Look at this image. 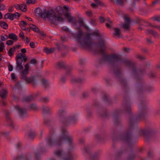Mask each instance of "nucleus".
I'll return each instance as SVG.
<instances>
[{
  "label": "nucleus",
  "instance_id": "obj_1",
  "mask_svg": "<svg viewBox=\"0 0 160 160\" xmlns=\"http://www.w3.org/2000/svg\"><path fill=\"white\" fill-rule=\"evenodd\" d=\"M139 108L140 111L137 115L132 114L131 110L130 101L124 97L122 107L119 109L114 110L112 113L114 123L117 127H121L122 125L121 114L126 113L129 117L128 128L120 135L118 134L116 129L112 128L111 130L113 142L120 140L126 144L129 148L123 146L117 150L115 153V160H134L137 153L134 150L133 145L138 138L143 136L147 142L154 138L156 131L151 127L147 126L143 129L138 126V121L144 118L146 115L148 108L144 97L140 100Z\"/></svg>",
  "mask_w": 160,
  "mask_h": 160
},
{
  "label": "nucleus",
  "instance_id": "obj_2",
  "mask_svg": "<svg viewBox=\"0 0 160 160\" xmlns=\"http://www.w3.org/2000/svg\"><path fill=\"white\" fill-rule=\"evenodd\" d=\"M57 115L60 118V121L63 126L60 127L61 134L57 136L55 129L51 128L49 134L45 138V146L43 143H40L36 148L37 151L26 154L22 153L14 158L13 160H32L33 158L36 160H39L41 158V155L46 152L49 148L56 146H62L64 142L68 144V147L57 148L54 152L56 157H53L48 160H76L77 155L72 152L76 148V144L65 127L75 123L78 120V114L73 113L66 117L65 109L61 108L57 112Z\"/></svg>",
  "mask_w": 160,
  "mask_h": 160
},
{
  "label": "nucleus",
  "instance_id": "obj_3",
  "mask_svg": "<svg viewBox=\"0 0 160 160\" xmlns=\"http://www.w3.org/2000/svg\"><path fill=\"white\" fill-rule=\"evenodd\" d=\"M76 24L79 25L78 28V32L76 33L72 32L66 26L63 27L62 29L67 33L68 36L73 38L81 48H88L95 54H100L101 56L98 60L99 65H103L107 63L111 64L114 75L119 80L126 92H128V81L123 76L121 64L123 63L125 66L128 68V59L122 58L116 53H107L105 40L100 37L98 32H93L92 34L83 32L81 29V26L88 32L90 31L89 27L83 19L78 20Z\"/></svg>",
  "mask_w": 160,
  "mask_h": 160
},
{
  "label": "nucleus",
  "instance_id": "obj_4",
  "mask_svg": "<svg viewBox=\"0 0 160 160\" xmlns=\"http://www.w3.org/2000/svg\"><path fill=\"white\" fill-rule=\"evenodd\" d=\"M35 12L41 18L44 19L47 18L49 21L52 24H56V20L59 21H62V19L60 16L57 17L55 12L52 10L48 11L44 9H42L38 7L35 9Z\"/></svg>",
  "mask_w": 160,
  "mask_h": 160
},
{
  "label": "nucleus",
  "instance_id": "obj_5",
  "mask_svg": "<svg viewBox=\"0 0 160 160\" xmlns=\"http://www.w3.org/2000/svg\"><path fill=\"white\" fill-rule=\"evenodd\" d=\"M92 105L96 110L97 113L100 117L105 119L110 117L111 114L107 112L106 109L102 107L99 101L97 100H94Z\"/></svg>",
  "mask_w": 160,
  "mask_h": 160
},
{
  "label": "nucleus",
  "instance_id": "obj_6",
  "mask_svg": "<svg viewBox=\"0 0 160 160\" xmlns=\"http://www.w3.org/2000/svg\"><path fill=\"white\" fill-rule=\"evenodd\" d=\"M92 146L90 145H88L84 146L82 150L83 155L85 156L88 155L90 160H98L100 151L98 150L92 153Z\"/></svg>",
  "mask_w": 160,
  "mask_h": 160
},
{
  "label": "nucleus",
  "instance_id": "obj_7",
  "mask_svg": "<svg viewBox=\"0 0 160 160\" xmlns=\"http://www.w3.org/2000/svg\"><path fill=\"white\" fill-rule=\"evenodd\" d=\"M29 72V71L24 69L22 71L21 75V79L26 82L30 83L33 86H35L38 82L40 78L38 76H31V77H28L26 75Z\"/></svg>",
  "mask_w": 160,
  "mask_h": 160
},
{
  "label": "nucleus",
  "instance_id": "obj_8",
  "mask_svg": "<svg viewBox=\"0 0 160 160\" xmlns=\"http://www.w3.org/2000/svg\"><path fill=\"white\" fill-rule=\"evenodd\" d=\"M56 68L58 69H64L66 70V74L62 75L60 78V81L62 83H65L67 77L70 75L72 68L71 66H67L65 63L62 61L59 62L56 65Z\"/></svg>",
  "mask_w": 160,
  "mask_h": 160
},
{
  "label": "nucleus",
  "instance_id": "obj_9",
  "mask_svg": "<svg viewBox=\"0 0 160 160\" xmlns=\"http://www.w3.org/2000/svg\"><path fill=\"white\" fill-rule=\"evenodd\" d=\"M59 9H60V11H59L57 10V9H58V8H57L56 10L57 13L55 12V14H56L57 17H59V16H60L62 19V21H59L58 20H56V23L53 24L54 25H57L58 23V22H63L65 19V17H66L68 19V18L71 17L70 13L65 12L64 13L63 9L61 7H59Z\"/></svg>",
  "mask_w": 160,
  "mask_h": 160
},
{
  "label": "nucleus",
  "instance_id": "obj_10",
  "mask_svg": "<svg viewBox=\"0 0 160 160\" xmlns=\"http://www.w3.org/2000/svg\"><path fill=\"white\" fill-rule=\"evenodd\" d=\"M14 108L21 118H26L28 117L26 108H21L18 105L15 106Z\"/></svg>",
  "mask_w": 160,
  "mask_h": 160
},
{
  "label": "nucleus",
  "instance_id": "obj_11",
  "mask_svg": "<svg viewBox=\"0 0 160 160\" xmlns=\"http://www.w3.org/2000/svg\"><path fill=\"white\" fill-rule=\"evenodd\" d=\"M102 99L106 104L108 105H111L114 102L113 99L111 98L109 95L106 93L103 94Z\"/></svg>",
  "mask_w": 160,
  "mask_h": 160
},
{
  "label": "nucleus",
  "instance_id": "obj_12",
  "mask_svg": "<svg viewBox=\"0 0 160 160\" xmlns=\"http://www.w3.org/2000/svg\"><path fill=\"white\" fill-rule=\"evenodd\" d=\"M85 80V78L84 77L77 78L72 76L71 79V82L72 83H78L81 84L84 82Z\"/></svg>",
  "mask_w": 160,
  "mask_h": 160
},
{
  "label": "nucleus",
  "instance_id": "obj_13",
  "mask_svg": "<svg viewBox=\"0 0 160 160\" xmlns=\"http://www.w3.org/2000/svg\"><path fill=\"white\" fill-rule=\"evenodd\" d=\"M5 113L6 117V122L8 125L12 128H14V124L9 116V112L8 111H5Z\"/></svg>",
  "mask_w": 160,
  "mask_h": 160
},
{
  "label": "nucleus",
  "instance_id": "obj_14",
  "mask_svg": "<svg viewBox=\"0 0 160 160\" xmlns=\"http://www.w3.org/2000/svg\"><path fill=\"white\" fill-rule=\"evenodd\" d=\"M95 138L97 142L100 143L104 142L105 139V136L101 133L96 134L95 135Z\"/></svg>",
  "mask_w": 160,
  "mask_h": 160
},
{
  "label": "nucleus",
  "instance_id": "obj_15",
  "mask_svg": "<svg viewBox=\"0 0 160 160\" xmlns=\"http://www.w3.org/2000/svg\"><path fill=\"white\" fill-rule=\"evenodd\" d=\"M124 19L125 22L123 24L122 27L124 29H128L130 28V24L131 22V20L129 17L127 16H125Z\"/></svg>",
  "mask_w": 160,
  "mask_h": 160
},
{
  "label": "nucleus",
  "instance_id": "obj_16",
  "mask_svg": "<svg viewBox=\"0 0 160 160\" xmlns=\"http://www.w3.org/2000/svg\"><path fill=\"white\" fill-rule=\"evenodd\" d=\"M35 97L36 96H34L32 95L24 96L22 98V102H28L34 101L35 99Z\"/></svg>",
  "mask_w": 160,
  "mask_h": 160
},
{
  "label": "nucleus",
  "instance_id": "obj_17",
  "mask_svg": "<svg viewBox=\"0 0 160 160\" xmlns=\"http://www.w3.org/2000/svg\"><path fill=\"white\" fill-rule=\"evenodd\" d=\"M22 61L21 59H17L16 60L17 65L16 69L18 71H20L23 68V66L22 65Z\"/></svg>",
  "mask_w": 160,
  "mask_h": 160
},
{
  "label": "nucleus",
  "instance_id": "obj_18",
  "mask_svg": "<svg viewBox=\"0 0 160 160\" xmlns=\"http://www.w3.org/2000/svg\"><path fill=\"white\" fill-rule=\"evenodd\" d=\"M40 78V79L39 80L37 84L41 80L43 86L44 87V88L46 89H48L49 88V83L48 81V80L45 79H41L40 77H39Z\"/></svg>",
  "mask_w": 160,
  "mask_h": 160
},
{
  "label": "nucleus",
  "instance_id": "obj_19",
  "mask_svg": "<svg viewBox=\"0 0 160 160\" xmlns=\"http://www.w3.org/2000/svg\"><path fill=\"white\" fill-rule=\"evenodd\" d=\"M36 135V133L34 131L32 130H30L27 134H26V136L29 139L32 140L35 137Z\"/></svg>",
  "mask_w": 160,
  "mask_h": 160
},
{
  "label": "nucleus",
  "instance_id": "obj_20",
  "mask_svg": "<svg viewBox=\"0 0 160 160\" xmlns=\"http://www.w3.org/2000/svg\"><path fill=\"white\" fill-rule=\"evenodd\" d=\"M104 80H105L106 84L108 87L111 86L113 83L112 79L111 77H106L104 78Z\"/></svg>",
  "mask_w": 160,
  "mask_h": 160
},
{
  "label": "nucleus",
  "instance_id": "obj_21",
  "mask_svg": "<svg viewBox=\"0 0 160 160\" xmlns=\"http://www.w3.org/2000/svg\"><path fill=\"white\" fill-rule=\"evenodd\" d=\"M27 109L32 110H36L38 109V107L35 103H33L28 106Z\"/></svg>",
  "mask_w": 160,
  "mask_h": 160
},
{
  "label": "nucleus",
  "instance_id": "obj_22",
  "mask_svg": "<svg viewBox=\"0 0 160 160\" xmlns=\"http://www.w3.org/2000/svg\"><path fill=\"white\" fill-rule=\"evenodd\" d=\"M101 87L99 84L96 85L92 88L91 90L93 93H96L101 89Z\"/></svg>",
  "mask_w": 160,
  "mask_h": 160
},
{
  "label": "nucleus",
  "instance_id": "obj_23",
  "mask_svg": "<svg viewBox=\"0 0 160 160\" xmlns=\"http://www.w3.org/2000/svg\"><path fill=\"white\" fill-rule=\"evenodd\" d=\"M7 93V91L4 89H2L0 91V96L3 100L6 98Z\"/></svg>",
  "mask_w": 160,
  "mask_h": 160
},
{
  "label": "nucleus",
  "instance_id": "obj_24",
  "mask_svg": "<svg viewBox=\"0 0 160 160\" xmlns=\"http://www.w3.org/2000/svg\"><path fill=\"white\" fill-rule=\"evenodd\" d=\"M43 112L45 114H48L50 112L51 108L48 106H43L42 107Z\"/></svg>",
  "mask_w": 160,
  "mask_h": 160
},
{
  "label": "nucleus",
  "instance_id": "obj_25",
  "mask_svg": "<svg viewBox=\"0 0 160 160\" xmlns=\"http://www.w3.org/2000/svg\"><path fill=\"white\" fill-rule=\"evenodd\" d=\"M14 89L15 90V91H18L20 93V92L22 90V87L21 85L19 82H17L15 84V86L14 88Z\"/></svg>",
  "mask_w": 160,
  "mask_h": 160
},
{
  "label": "nucleus",
  "instance_id": "obj_26",
  "mask_svg": "<svg viewBox=\"0 0 160 160\" xmlns=\"http://www.w3.org/2000/svg\"><path fill=\"white\" fill-rule=\"evenodd\" d=\"M17 59H21L23 60L24 61L26 62L27 61V58L24 55L22 54V53H19L17 55Z\"/></svg>",
  "mask_w": 160,
  "mask_h": 160
},
{
  "label": "nucleus",
  "instance_id": "obj_27",
  "mask_svg": "<svg viewBox=\"0 0 160 160\" xmlns=\"http://www.w3.org/2000/svg\"><path fill=\"white\" fill-rule=\"evenodd\" d=\"M147 31L149 33L152 34L155 38H156L158 37V33L155 31L152 30H147Z\"/></svg>",
  "mask_w": 160,
  "mask_h": 160
},
{
  "label": "nucleus",
  "instance_id": "obj_28",
  "mask_svg": "<svg viewBox=\"0 0 160 160\" xmlns=\"http://www.w3.org/2000/svg\"><path fill=\"white\" fill-rule=\"evenodd\" d=\"M115 32L114 35V37H118L120 38L121 37V33H120V30L119 29L117 28H114Z\"/></svg>",
  "mask_w": 160,
  "mask_h": 160
},
{
  "label": "nucleus",
  "instance_id": "obj_29",
  "mask_svg": "<svg viewBox=\"0 0 160 160\" xmlns=\"http://www.w3.org/2000/svg\"><path fill=\"white\" fill-rule=\"evenodd\" d=\"M95 3H92L91 5L92 7L94 8L98 6V5H102V2L98 0H94Z\"/></svg>",
  "mask_w": 160,
  "mask_h": 160
},
{
  "label": "nucleus",
  "instance_id": "obj_30",
  "mask_svg": "<svg viewBox=\"0 0 160 160\" xmlns=\"http://www.w3.org/2000/svg\"><path fill=\"white\" fill-rule=\"evenodd\" d=\"M55 50V48H45L44 51L47 54H49L52 52H53Z\"/></svg>",
  "mask_w": 160,
  "mask_h": 160
},
{
  "label": "nucleus",
  "instance_id": "obj_31",
  "mask_svg": "<svg viewBox=\"0 0 160 160\" xmlns=\"http://www.w3.org/2000/svg\"><path fill=\"white\" fill-rule=\"evenodd\" d=\"M14 7L17 9H19L21 10H22L23 12L26 11V8L25 6L23 8V6L22 5H20L18 4H17L14 5Z\"/></svg>",
  "mask_w": 160,
  "mask_h": 160
},
{
  "label": "nucleus",
  "instance_id": "obj_32",
  "mask_svg": "<svg viewBox=\"0 0 160 160\" xmlns=\"http://www.w3.org/2000/svg\"><path fill=\"white\" fill-rule=\"evenodd\" d=\"M87 112V116L88 118H91L92 116V112L91 110L88 108H87L86 110Z\"/></svg>",
  "mask_w": 160,
  "mask_h": 160
},
{
  "label": "nucleus",
  "instance_id": "obj_33",
  "mask_svg": "<svg viewBox=\"0 0 160 160\" xmlns=\"http://www.w3.org/2000/svg\"><path fill=\"white\" fill-rule=\"evenodd\" d=\"M16 51V47H13L10 48L8 51V54L10 56H12L14 54V52Z\"/></svg>",
  "mask_w": 160,
  "mask_h": 160
},
{
  "label": "nucleus",
  "instance_id": "obj_34",
  "mask_svg": "<svg viewBox=\"0 0 160 160\" xmlns=\"http://www.w3.org/2000/svg\"><path fill=\"white\" fill-rule=\"evenodd\" d=\"M8 37L9 38L12 39L14 41H16L17 40V36L13 33L9 34Z\"/></svg>",
  "mask_w": 160,
  "mask_h": 160
},
{
  "label": "nucleus",
  "instance_id": "obj_35",
  "mask_svg": "<svg viewBox=\"0 0 160 160\" xmlns=\"http://www.w3.org/2000/svg\"><path fill=\"white\" fill-rule=\"evenodd\" d=\"M86 62V59L85 58H82L79 60V63L81 65H84Z\"/></svg>",
  "mask_w": 160,
  "mask_h": 160
},
{
  "label": "nucleus",
  "instance_id": "obj_36",
  "mask_svg": "<svg viewBox=\"0 0 160 160\" xmlns=\"http://www.w3.org/2000/svg\"><path fill=\"white\" fill-rule=\"evenodd\" d=\"M51 122V119L50 118H45L44 120V123L47 126H49Z\"/></svg>",
  "mask_w": 160,
  "mask_h": 160
},
{
  "label": "nucleus",
  "instance_id": "obj_37",
  "mask_svg": "<svg viewBox=\"0 0 160 160\" xmlns=\"http://www.w3.org/2000/svg\"><path fill=\"white\" fill-rule=\"evenodd\" d=\"M146 26H148L152 28H156L160 31V26L152 25L147 22H146Z\"/></svg>",
  "mask_w": 160,
  "mask_h": 160
},
{
  "label": "nucleus",
  "instance_id": "obj_38",
  "mask_svg": "<svg viewBox=\"0 0 160 160\" xmlns=\"http://www.w3.org/2000/svg\"><path fill=\"white\" fill-rule=\"evenodd\" d=\"M0 25L1 27L5 29H6L8 28V25L7 23L5 22H1L0 23Z\"/></svg>",
  "mask_w": 160,
  "mask_h": 160
},
{
  "label": "nucleus",
  "instance_id": "obj_39",
  "mask_svg": "<svg viewBox=\"0 0 160 160\" xmlns=\"http://www.w3.org/2000/svg\"><path fill=\"white\" fill-rule=\"evenodd\" d=\"M30 27L31 29L35 31H37L38 30V28L37 27L36 25L33 24L30 25Z\"/></svg>",
  "mask_w": 160,
  "mask_h": 160
},
{
  "label": "nucleus",
  "instance_id": "obj_40",
  "mask_svg": "<svg viewBox=\"0 0 160 160\" xmlns=\"http://www.w3.org/2000/svg\"><path fill=\"white\" fill-rule=\"evenodd\" d=\"M78 92L75 89H72L70 90V93L71 95L72 96H74Z\"/></svg>",
  "mask_w": 160,
  "mask_h": 160
},
{
  "label": "nucleus",
  "instance_id": "obj_41",
  "mask_svg": "<svg viewBox=\"0 0 160 160\" xmlns=\"http://www.w3.org/2000/svg\"><path fill=\"white\" fill-rule=\"evenodd\" d=\"M49 99L48 97H44L40 99V100L41 101L46 102H48L49 101Z\"/></svg>",
  "mask_w": 160,
  "mask_h": 160
},
{
  "label": "nucleus",
  "instance_id": "obj_42",
  "mask_svg": "<svg viewBox=\"0 0 160 160\" xmlns=\"http://www.w3.org/2000/svg\"><path fill=\"white\" fill-rule=\"evenodd\" d=\"M127 1V0H115L116 3L117 4H122Z\"/></svg>",
  "mask_w": 160,
  "mask_h": 160
},
{
  "label": "nucleus",
  "instance_id": "obj_43",
  "mask_svg": "<svg viewBox=\"0 0 160 160\" xmlns=\"http://www.w3.org/2000/svg\"><path fill=\"white\" fill-rule=\"evenodd\" d=\"M106 26L108 28H110L112 26V22L111 20L108 18L107 20V22L106 23Z\"/></svg>",
  "mask_w": 160,
  "mask_h": 160
},
{
  "label": "nucleus",
  "instance_id": "obj_44",
  "mask_svg": "<svg viewBox=\"0 0 160 160\" xmlns=\"http://www.w3.org/2000/svg\"><path fill=\"white\" fill-rule=\"evenodd\" d=\"M16 148L17 149L19 150H21L22 144L20 142H18L16 145Z\"/></svg>",
  "mask_w": 160,
  "mask_h": 160
},
{
  "label": "nucleus",
  "instance_id": "obj_45",
  "mask_svg": "<svg viewBox=\"0 0 160 160\" xmlns=\"http://www.w3.org/2000/svg\"><path fill=\"white\" fill-rule=\"evenodd\" d=\"M13 98L14 100L16 101H18L21 99L19 96H17L15 95H14L13 96Z\"/></svg>",
  "mask_w": 160,
  "mask_h": 160
},
{
  "label": "nucleus",
  "instance_id": "obj_46",
  "mask_svg": "<svg viewBox=\"0 0 160 160\" xmlns=\"http://www.w3.org/2000/svg\"><path fill=\"white\" fill-rule=\"evenodd\" d=\"M61 39L62 42H64L68 40V38L65 36H64L61 37Z\"/></svg>",
  "mask_w": 160,
  "mask_h": 160
},
{
  "label": "nucleus",
  "instance_id": "obj_47",
  "mask_svg": "<svg viewBox=\"0 0 160 160\" xmlns=\"http://www.w3.org/2000/svg\"><path fill=\"white\" fill-rule=\"evenodd\" d=\"M148 76L151 78H154L156 76L155 73L152 71L149 72Z\"/></svg>",
  "mask_w": 160,
  "mask_h": 160
},
{
  "label": "nucleus",
  "instance_id": "obj_48",
  "mask_svg": "<svg viewBox=\"0 0 160 160\" xmlns=\"http://www.w3.org/2000/svg\"><path fill=\"white\" fill-rule=\"evenodd\" d=\"M4 43L2 42H1L0 43V52H1L2 51L4 48Z\"/></svg>",
  "mask_w": 160,
  "mask_h": 160
},
{
  "label": "nucleus",
  "instance_id": "obj_49",
  "mask_svg": "<svg viewBox=\"0 0 160 160\" xmlns=\"http://www.w3.org/2000/svg\"><path fill=\"white\" fill-rule=\"evenodd\" d=\"M79 143L80 144H83L85 142V139L83 138H81L79 139Z\"/></svg>",
  "mask_w": 160,
  "mask_h": 160
},
{
  "label": "nucleus",
  "instance_id": "obj_50",
  "mask_svg": "<svg viewBox=\"0 0 160 160\" xmlns=\"http://www.w3.org/2000/svg\"><path fill=\"white\" fill-rule=\"evenodd\" d=\"M89 92L88 91H86L83 92L82 96L84 98H86L89 96Z\"/></svg>",
  "mask_w": 160,
  "mask_h": 160
},
{
  "label": "nucleus",
  "instance_id": "obj_51",
  "mask_svg": "<svg viewBox=\"0 0 160 160\" xmlns=\"http://www.w3.org/2000/svg\"><path fill=\"white\" fill-rule=\"evenodd\" d=\"M159 3H160V0H155L153 2L152 4L153 6H155Z\"/></svg>",
  "mask_w": 160,
  "mask_h": 160
},
{
  "label": "nucleus",
  "instance_id": "obj_52",
  "mask_svg": "<svg viewBox=\"0 0 160 160\" xmlns=\"http://www.w3.org/2000/svg\"><path fill=\"white\" fill-rule=\"evenodd\" d=\"M13 41L11 40H8L6 42V44L8 45H11L13 44Z\"/></svg>",
  "mask_w": 160,
  "mask_h": 160
},
{
  "label": "nucleus",
  "instance_id": "obj_53",
  "mask_svg": "<svg viewBox=\"0 0 160 160\" xmlns=\"http://www.w3.org/2000/svg\"><path fill=\"white\" fill-rule=\"evenodd\" d=\"M8 38V36L7 35H5V37L3 36H1V39L2 41H5Z\"/></svg>",
  "mask_w": 160,
  "mask_h": 160
},
{
  "label": "nucleus",
  "instance_id": "obj_54",
  "mask_svg": "<svg viewBox=\"0 0 160 160\" xmlns=\"http://www.w3.org/2000/svg\"><path fill=\"white\" fill-rule=\"evenodd\" d=\"M137 57L140 60H143L145 59L144 57L139 54H138L137 56Z\"/></svg>",
  "mask_w": 160,
  "mask_h": 160
},
{
  "label": "nucleus",
  "instance_id": "obj_55",
  "mask_svg": "<svg viewBox=\"0 0 160 160\" xmlns=\"http://www.w3.org/2000/svg\"><path fill=\"white\" fill-rule=\"evenodd\" d=\"M8 69L9 71H12L13 69V67L12 65L9 64L8 65Z\"/></svg>",
  "mask_w": 160,
  "mask_h": 160
},
{
  "label": "nucleus",
  "instance_id": "obj_56",
  "mask_svg": "<svg viewBox=\"0 0 160 160\" xmlns=\"http://www.w3.org/2000/svg\"><path fill=\"white\" fill-rule=\"evenodd\" d=\"M9 19L12 20H13L14 18V15L13 14L11 13H9Z\"/></svg>",
  "mask_w": 160,
  "mask_h": 160
},
{
  "label": "nucleus",
  "instance_id": "obj_57",
  "mask_svg": "<svg viewBox=\"0 0 160 160\" xmlns=\"http://www.w3.org/2000/svg\"><path fill=\"white\" fill-rule=\"evenodd\" d=\"M14 18H17L20 16V14L18 12H16L13 14Z\"/></svg>",
  "mask_w": 160,
  "mask_h": 160
},
{
  "label": "nucleus",
  "instance_id": "obj_58",
  "mask_svg": "<svg viewBox=\"0 0 160 160\" xmlns=\"http://www.w3.org/2000/svg\"><path fill=\"white\" fill-rule=\"evenodd\" d=\"M35 2V0H27V2L28 4L34 3Z\"/></svg>",
  "mask_w": 160,
  "mask_h": 160
},
{
  "label": "nucleus",
  "instance_id": "obj_59",
  "mask_svg": "<svg viewBox=\"0 0 160 160\" xmlns=\"http://www.w3.org/2000/svg\"><path fill=\"white\" fill-rule=\"evenodd\" d=\"M86 15L88 17H92V13L90 11L86 12Z\"/></svg>",
  "mask_w": 160,
  "mask_h": 160
},
{
  "label": "nucleus",
  "instance_id": "obj_60",
  "mask_svg": "<svg viewBox=\"0 0 160 160\" xmlns=\"http://www.w3.org/2000/svg\"><path fill=\"white\" fill-rule=\"evenodd\" d=\"M5 9V6L3 4L0 3V10H3Z\"/></svg>",
  "mask_w": 160,
  "mask_h": 160
},
{
  "label": "nucleus",
  "instance_id": "obj_61",
  "mask_svg": "<svg viewBox=\"0 0 160 160\" xmlns=\"http://www.w3.org/2000/svg\"><path fill=\"white\" fill-rule=\"evenodd\" d=\"M91 128V126H88L85 128L84 130L85 132H87L89 131Z\"/></svg>",
  "mask_w": 160,
  "mask_h": 160
},
{
  "label": "nucleus",
  "instance_id": "obj_62",
  "mask_svg": "<svg viewBox=\"0 0 160 160\" xmlns=\"http://www.w3.org/2000/svg\"><path fill=\"white\" fill-rule=\"evenodd\" d=\"M11 78L13 80H15L16 78V76L15 74L14 73H12L11 74Z\"/></svg>",
  "mask_w": 160,
  "mask_h": 160
},
{
  "label": "nucleus",
  "instance_id": "obj_63",
  "mask_svg": "<svg viewBox=\"0 0 160 160\" xmlns=\"http://www.w3.org/2000/svg\"><path fill=\"white\" fill-rule=\"evenodd\" d=\"M36 60L35 59H32L31 61V63L34 64L36 63Z\"/></svg>",
  "mask_w": 160,
  "mask_h": 160
},
{
  "label": "nucleus",
  "instance_id": "obj_64",
  "mask_svg": "<svg viewBox=\"0 0 160 160\" xmlns=\"http://www.w3.org/2000/svg\"><path fill=\"white\" fill-rule=\"evenodd\" d=\"M147 42L148 43H149V44H151V43H153V42L152 41L151 39L150 38H147Z\"/></svg>",
  "mask_w": 160,
  "mask_h": 160
}]
</instances>
